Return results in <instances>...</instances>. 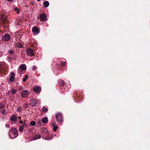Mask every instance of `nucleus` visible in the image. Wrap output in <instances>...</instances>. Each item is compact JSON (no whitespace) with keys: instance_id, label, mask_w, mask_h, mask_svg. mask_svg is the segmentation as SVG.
<instances>
[{"instance_id":"c756f323","label":"nucleus","mask_w":150,"mask_h":150,"mask_svg":"<svg viewBox=\"0 0 150 150\" xmlns=\"http://www.w3.org/2000/svg\"><path fill=\"white\" fill-rule=\"evenodd\" d=\"M21 107H18L17 108V111L18 112H21Z\"/></svg>"},{"instance_id":"39448f33","label":"nucleus","mask_w":150,"mask_h":150,"mask_svg":"<svg viewBox=\"0 0 150 150\" xmlns=\"http://www.w3.org/2000/svg\"><path fill=\"white\" fill-rule=\"evenodd\" d=\"M11 76L10 77L9 80L11 82H13L15 80V74L14 72L10 73Z\"/></svg>"},{"instance_id":"f257e3e1","label":"nucleus","mask_w":150,"mask_h":150,"mask_svg":"<svg viewBox=\"0 0 150 150\" xmlns=\"http://www.w3.org/2000/svg\"><path fill=\"white\" fill-rule=\"evenodd\" d=\"M9 131L13 135L14 137H13L12 136L11 137L10 134H9V136L11 138L13 139L16 137L18 135V132L17 130L15 128H11L9 130Z\"/></svg>"},{"instance_id":"a211bd4d","label":"nucleus","mask_w":150,"mask_h":150,"mask_svg":"<svg viewBox=\"0 0 150 150\" xmlns=\"http://www.w3.org/2000/svg\"><path fill=\"white\" fill-rule=\"evenodd\" d=\"M54 62H56V65H59L61 62H60V59L59 58L58 59V58H57L56 59H55L54 60Z\"/></svg>"},{"instance_id":"4c0bfd02","label":"nucleus","mask_w":150,"mask_h":150,"mask_svg":"<svg viewBox=\"0 0 150 150\" xmlns=\"http://www.w3.org/2000/svg\"><path fill=\"white\" fill-rule=\"evenodd\" d=\"M1 71H2V69L1 66H0V72H1ZM2 71H3V70H2Z\"/></svg>"},{"instance_id":"f3484780","label":"nucleus","mask_w":150,"mask_h":150,"mask_svg":"<svg viewBox=\"0 0 150 150\" xmlns=\"http://www.w3.org/2000/svg\"><path fill=\"white\" fill-rule=\"evenodd\" d=\"M31 102L32 103V105L33 106H35L37 103V100L35 99L32 100L31 101Z\"/></svg>"},{"instance_id":"dca6fc26","label":"nucleus","mask_w":150,"mask_h":150,"mask_svg":"<svg viewBox=\"0 0 150 150\" xmlns=\"http://www.w3.org/2000/svg\"><path fill=\"white\" fill-rule=\"evenodd\" d=\"M47 110V108H46L45 106L43 107L41 110V111L43 112H46Z\"/></svg>"},{"instance_id":"412c9836","label":"nucleus","mask_w":150,"mask_h":150,"mask_svg":"<svg viewBox=\"0 0 150 150\" xmlns=\"http://www.w3.org/2000/svg\"><path fill=\"white\" fill-rule=\"evenodd\" d=\"M6 109H4L1 111V113L2 115H5L6 113Z\"/></svg>"},{"instance_id":"c9c22d12","label":"nucleus","mask_w":150,"mask_h":150,"mask_svg":"<svg viewBox=\"0 0 150 150\" xmlns=\"http://www.w3.org/2000/svg\"><path fill=\"white\" fill-rule=\"evenodd\" d=\"M7 1L9 2H11L13 1V0H7Z\"/></svg>"},{"instance_id":"f03ea898","label":"nucleus","mask_w":150,"mask_h":150,"mask_svg":"<svg viewBox=\"0 0 150 150\" xmlns=\"http://www.w3.org/2000/svg\"><path fill=\"white\" fill-rule=\"evenodd\" d=\"M55 115L57 121L58 122L60 123L63 122V117L61 113H58L56 114Z\"/></svg>"},{"instance_id":"393cba45","label":"nucleus","mask_w":150,"mask_h":150,"mask_svg":"<svg viewBox=\"0 0 150 150\" xmlns=\"http://www.w3.org/2000/svg\"><path fill=\"white\" fill-rule=\"evenodd\" d=\"M30 124L31 125L34 126L35 125V122L34 121H31L30 123Z\"/></svg>"},{"instance_id":"5701e85b","label":"nucleus","mask_w":150,"mask_h":150,"mask_svg":"<svg viewBox=\"0 0 150 150\" xmlns=\"http://www.w3.org/2000/svg\"><path fill=\"white\" fill-rule=\"evenodd\" d=\"M24 129V126L23 125L20 126L19 128V131L20 132H22L23 131Z\"/></svg>"},{"instance_id":"a19ab883","label":"nucleus","mask_w":150,"mask_h":150,"mask_svg":"<svg viewBox=\"0 0 150 150\" xmlns=\"http://www.w3.org/2000/svg\"><path fill=\"white\" fill-rule=\"evenodd\" d=\"M37 1H40L41 0H37Z\"/></svg>"},{"instance_id":"2f4dec72","label":"nucleus","mask_w":150,"mask_h":150,"mask_svg":"<svg viewBox=\"0 0 150 150\" xmlns=\"http://www.w3.org/2000/svg\"><path fill=\"white\" fill-rule=\"evenodd\" d=\"M36 69V67L35 66H33L32 68V69L33 70H35Z\"/></svg>"},{"instance_id":"473e14b6","label":"nucleus","mask_w":150,"mask_h":150,"mask_svg":"<svg viewBox=\"0 0 150 150\" xmlns=\"http://www.w3.org/2000/svg\"><path fill=\"white\" fill-rule=\"evenodd\" d=\"M19 122H20V123L23 124V125H26V124H25V123H23V121H22L21 120Z\"/></svg>"},{"instance_id":"e433bc0d","label":"nucleus","mask_w":150,"mask_h":150,"mask_svg":"<svg viewBox=\"0 0 150 150\" xmlns=\"http://www.w3.org/2000/svg\"><path fill=\"white\" fill-rule=\"evenodd\" d=\"M20 66H25V65L24 64H21L20 65Z\"/></svg>"},{"instance_id":"bb28decb","label":"nucleus","mask_w":150,"mask_h":150,"mask_svg":"<svg viewBox=\"0 0 150 150\" xmlns=\"http://www.w3.org/2000/svg\"><path fill=\"white\" fill-rule=\"evenodd\" d=\"M66 62L64 61H62L61 63V66H65L66 65Z\"/></svg>"},{"instance_id":"2eb2a0df","label":"nucleus","mask_w":150,"mask_h":150,"mask_svg":"<svg viewBox=\"0 0 150 150\" xmlns=\"http://www.w3.org/2000/svg\"><path fill=\"white\" fill-rule=\"evenodd\" d=\"M43 5L45 7H47L49 5V3L48 1H46L43 2Z\"/></svg>"},{"instance_id":"7c9ffc66","label":"nucleus","mask_w":150,"mask_h":150,"mask_svg":"<svg viewBox=\"0 0 150 150\" xmlns=\"http://www.w3.org/2000/svg\"><path fill=\"white\" fill-rule=\"evenodd\" d=\"M8 53L10 54V55L13 53V51L12 50H10L8 51Z\"/></svg>"},{"instance_id":"1a4fd4ad","label":"nucleus","mask_w":150,"mask_h":150,"mask_svg":"<svg viewBox=\"0 0 150 150\" xmlns=\"http://www.w3.org/2000/svg\"><path fill=\"white\" fill-rule=\"evenodd\" d=\"M40 20L42 21H44L46 20L47 19V17L45 13H42L40 16Z\"/></svg>"},{"instance_id":"f704fd0d","label":"nucleus","mask_w":150,"mask_h":150,"mask_svg":"<svg viewBox=\"0 0 150 150\" xmlns=\"http://www.w3.org/2000/svg\"><path fill=\"white\" fill-rule=\"evenodd\" d=\"M6 127H9L10 126V125H6Z\"/></svg>"},{"instance_id":"ddd939ff","label":"nucleus","mask_w":150,"mask_h":150,"mask_svg":"<svg viewBox=\"0 0 150 150\" xmlns=\"http://www.w3.org/2000/svg\"><path fill=\"white\" fill-rule=\"evenodd\" d=\"M58 84L59 87H63L64 85V83L63 81L62 80H60L58 81Z\"/></svg>"},{"instance_id":"79ce46f5","label":"nucleus","mask_w":150,"mask_h":150,"mask_svg":"<svg viewBox=\"0 0 150 150\" xmlns=\"http://www.w3.org/2000/svg\"><path fill=\"white\" fill-rule=\"evenodd\" d=\"M3 16H2V17H1V18H3Z\"/></svg>"},{"instance_id":"4468645a","label":"nucleus","mask_w":150,"mask_h":150,"mask_svg":"<svg viewBox=\"0 0 150 150\" xmlns=\"http://www.w3.org/2000/svg\"><path fill=\"white\" fill-rule=\"evenodd\" d=\"M41 121L44 123H46L48 122V120L47 117H46L42 119Z\"/></svg>"},{"instance_id":"ea45409f","label":"nucleus","mask_w":150,"mask_h":150,"mask_svg":"<svg viewBox=\"0 0 150 150\" xmlns=\"http://www.w3.org/2000/svg\"><path fill=\"white\" fill-rule=\"evenodd\" d=\"M6 19V17H5L4 18V21H5V20Z\"/></svg>"},{"instance_id":"0eeeda50","label":"nucleus","mask_w":150,"mask_h":150,"mask_svg":"<svg viewBox=\"0 0 150 150\" xmlns=\"http://www.w3.org/2000/svg\"><path fill=\"white\" fill-rule=\"evenodd\" d=\"M33 90L36 93H39L41 91V88L39 86H34L33 87Z\"/></svg>"},{"instance_id":"aec40b11","label":"nucleus","mask_w":150,"mask_h":150,"mask_svg":"<svg viewBox=\"0 0 150 150\" xmlns=\"http://www.w3.org/2000/svg\"><path fill=\"white\" fill-rule=\"evenodd\" d=\"M16 46L17 47H18V48H22L23 47V46L22 45V44L19 42H18L17 43V44L16 45Z\"/></svg>"},{"instance_id":"20e7f679","label":"nucleus","mask_w":150,"mask_h":150,"mask_svg":"<svg viewBox=\"0 0 150 150\" xmlns=\"http://www.w3.org/2000/svg\"><path fill=\"white\" fill-rule=\"evenodd\" d=\"M22 97L25 98L28 96L29 95V91L28 90H24L21 93Z\"/></svg>"},{"instance_id":"58836bf2","label":"nucleus","mask_w":150,"mask_h":150,"mask_svg":"<svg viewBox=\"0 0 150 150\" xmlns=\"http://www.w3.org/2000/svg\"><path fill=\"white\" fill-rule=\"evenodd\" d=\"M18 119H21V117H20V116H19V117H18Z\"/></svg>"},{"instance_id":"72a5a7b5","label":"nucleus","mask_w":150,"mask_h":150,"mask_svg":"<svg viewBox=\"0 0 150 150\" xmlns=\"http://www.w3.org/2000/svg\"><path fill=\"white\" fill-rule=\"evenodd\" d=\"M38 124H39V125L40 126H41V122H40V121H38Z\"/></svg>"},{"instance_id":"9d476101","label":"nucleus","mask_w":150,"mask_h":150,"mask_svg":"<svg viewBox=\"0 0 150 150\" xmlns=\"http://www.w3.org/2000/svg\"><path fill=\"white\" fill-rule=\"evenodd\" d=\"M10 38V35L8 34H6L3 36V39L6 41H8Z\"/></svg>"},{"instance_id":"7ed1b4c3","label":"nucleus","mask_w":150,"mask_h":150,"mask_svg":"<svg viewBox=\"0 0 150 150\" xmlns=\"http://www.w3.org/2000/svg\"><path fill=\"white\" fill-rule=\"evenodd\" d=\"M26 66H20L18 69V73L20 74H23L26 71Z\"/></svg>"},{"instance_id":"4be33fe9","label":"nucleus","mask_w":150,"mask_h":150,"mask_svg":"<svg viewBox=\"0 0 150 150\" xmlns=\"http://www.w3.org/2000/svg\"><path fill=\"white\" fill-rule=\"evenodd\" d=\"M28 78V76L27 75H25V76L24 78L23 79V81L24 82H25L26 80Z\"/></svg>"},{"instance_id":"9b49d317","label":"nucleus","mask_w":150,"mask_h":150,"mask_svg":"<svg viewBox=\"0 0 150 150\" xmlns=\"http://www.w3.org/2000/svg\"><path fill=\"white\" fill-rule=\"evenodd\" d=\"M17 116L15 115L11 116L10 117V120L12 122L16 121L17 120Z\"/></svg>"},{"instance_id":"6e6552de","label":"nucleus","mask_w":150,"mask_h":150,"mask_svg":"<svg viewBox=\"0 0 150 150\" xmlns=\"http://www.w3.org/2000/svg\"><path fill=\"white\" fill-rule=\"evenodd\" d=\"M32 32L34 35H36L39 33L40 30L36 27H34L32 28Z\"/></svg>"},{"instance_id":"c85d7f7f","label":"nucleus","mask_w":150,"mask_h":150,"mask_svg":"<svg viewBox=\"0 0 150 150\" xmlns=\"http://www.w3.org/2000/svg\"><path fill=\"white\" fill-rule=\"evenodd\" d=\"M14 10L16 11L18 13H19V10L17 8H16V7L15 8H14Z\"/></svg>"},{"instance_id":"cd10ccee","label":"nucleus","mask_w":150,"mask_h":150,"mask_svg":"<svg viewBox=\"0 0 150 150\" xmlns=\"http://www.w3.org/2000/svg\"><path fill=\"white\" fill-rule=\"evenodd\" d=\"M4 105L3 104H0V109H4Z\"/></svg>"},{"instance_id":"f8f14e48","label":"nucleus","mask_w":150,"mask_h":150,"mask_svg":"<svg viewBox=\"0 0 150 150\" xmlns=\"http://www.w3.org/2000/svg\"><path fill=\"white\" fill-rule=\"evenodd\" d=\"M41 136L40 134H35L33 136V139L32 140H35L41 138Z\"/></svg>"},{"instance_id":"6ab92c4d","label":"nucleus","mask_w":150,"mask_h":150,"mask_svg":"<svg viewBox=\"0 0 150 150\" xmlns=\"http://www.w3.org/2000/svg\"><path fill=\"white\" fill-rule=\"evenodd\" d=\"M55 125V124L54 123H53L52 124V126L53 127V130L54 132H56L57 131V129L58 128V127L57 126H54Z\"/></svg>"},{"instance_id":"423d86ee","label":"nucleus","mask_w":150,"mask_h":150,"mask_svg":"<svg viewBox=\"0 0 150 150\" xmlns=\"http://www.w3.org/2000/svg\"><path fill=\"white\" fill-rule=\"evenodd\" d=\"M27 54L29 56H33L34 55L33 51L31 49L29 48L26 51Z\"/></svg>"},{"instance_id":"b1692460","label":"nucleus","mask_w":150,"mask_h":150,"mask_svg":"<svg viewBox=\"0 0 150 150\" xmlns=\"http://www.w3.org/2000/svg\"><path fill=\"white\" fill-rule=\"evenodd\" d=\"M11 91H12V94L14 95L16 93V92H17V91L15 89H12V90Z\"/></svg>"},{"instance_id":"a878e982","label":"nucleus","mask_w":150,"mask_h":150,"mask_svg":"<svg viewBox=\"0 0 150 150\" xmlns=\"http://www.w3.org/2000/svg\"><path fill=\"white\" fill-rule=\"evenodd\" d=\"M47 131V130L46 129V128H42V129L41 130V132H46Z\"/></svg>"}]
</instances>
